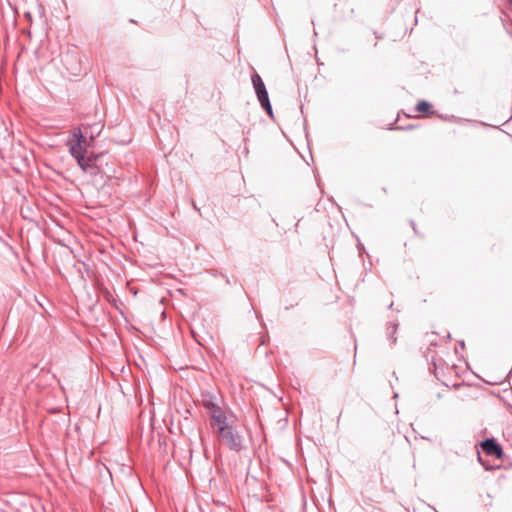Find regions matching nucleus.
<instances>
[{"label": "nucleus", "instance_id": "nucleus-1", "mask_svg": "<svg viewBox=\"0 0 512 512\" xmlns=\"http://www.w3.org/2000/svg\"><path fill=\"white\" fill-rule=\"evenodd\" d=\"M73 139H68L67 145L69 146V151L72 157H74L79 165V167L84 172H89L91 174H96L98 168L95 165V161L97 159L96 156L90 154L86 156V148L85 145L87 143L86 137L83 135L80 128H74L72 131Z\"/></svg>", "mask_w": 512, "mask_h": 512}, {"label": "nucleus", "instance_id": "nucleus-2", "mask_svg": "<svg viewBox=\"0 0 512 512\" xmlns=\"http://www.w3.org/2000/svg\"><path fill=\"white\" fill-rule=\"evenodd\" d=\"M251 82L257 96V100L259 101L260 106L265 110V112L269 115L270 118H274L272 105L269 99V94L266 89L265 83L262 77L254 72L251 75Z\"/></svg>", "mask_w": 512, "mask_h": 512}, {"label": "nucleus", "instance_id": "nucleus-3", "mask_svg": "<svg viewBox=\"0 0 512 512\" xmlns=\"http://www.w3.org/2000/svg\"><path fill=\"white\" fill-rule=\"evenodd\" d=\"M219 438L227 445V447L235 452L243 449V439L237 429L233 426H224L217 429Z\"/></svg>", "mask_w": 512, "mask_h": 512}, {"label": "nucleus", "instance_id": "nucleus-4", "mask_svg": "<svg viewBox=\"0 0 512 512\" xmlns=\"http://www.w3.org/2000/svg\"><path fill=\"white\" fill-rule=\"evenodd\" d=\"M481 447L487 455L494 456L498 459L502 458L504 454L502 446L494 438H487L482 441Z\"/></svg>", "mask_w": 512, "mask_h": 512}, {"label": "nucleus", "instance_id": "nucleus-5", "mask_svg": "<svg viewBox=\"0 0 512 512\" xmlns=\"http://www.w3.org/2000/svg\"><path fill=\"white\" fill-rule=\"evenodd\" d=\"M62 61L72 75L78 76L81 73V65L74 54L67 53Z\"/></svg>", "mask_w": 512, "mask_h": 512}, {"label": "nucleus", "instance_id": "nucleus-6", "mask_svg": "<svg viewBox=\"0 0 512 512\" xmlns=\"http://www.w3.org/2000/svg\"><path fill=\"white\" fill-rule=\"evenodd\" d=\"M210 423L213 427L217 426V429L220 427L232 425V423L228 421V418L223 410L215 415H210Z\"/></svg>", "mask_w": 512, "mask_h": 512}, {"label": "nucleus", "instance_id": "nucleus-7", "mask_svg": "<svg viewBox=\"0 0 512 512\" xmlns=\"http://www.w3.org/2000/svg\"><path fill=\"white\" fill-rule=\"evenodd\" d=\"M203 406L210 411V415H215L222 411L221 407L212 399H204Z\"/></svg>", "mask_w": 512, "mask_h": 512}, {"label": "nucleus", "instance_id": "nucleus-8", "mask_svg": "<svg viewBox=\"0 0 512 512\" xmlns=\"http://www.w3.org/2000/svg\"><path fill=\"white\" fill-rule=\"evenodd\" d=\"M430 109H431V104L425 100L418 102V104L416 106V110L421 113H428V112H430Z\"/></svg>", "mask_w": 512, "mask_h": 512}, {"label": "nucleus", "instance_id": "nucleus-9", "mask_svg": "<svg viewBox=\"0 0 512 512\" xmlns=\"http://www.w3.org/2000/svg\"><path fill=\"white\" fill-rule=\"evenodd\" d=\"M390 325L392 327V332H391L390 339L392 341V344H395L396 341H397V338L395 337V333H396V331L398 329V323H391Z\"/></svg>", "mask_w": 512, "mask_h": 512}, {"label": "nucleus", "instance_id": "nucleus-10", "mask_svg": "<svg viewBox=\"0 0 512 512\" xmlns=\"http://www.w3.org/2000/svg\"><path fill=\"white\" fill-rule=\"evenodd\" d=\"M459 346L461 347V349H464L465 342L463 340L459 341Z\"/></svg>", "mask_w": 512, "mask_h": 512}, {"label": "nucleus", "instance_id": "nucleus-11", "mask_svg": "<svg viewBox=\"0 0 512 512\" xmlns=\"http://www.w3.org/2000/svg\"><path fill=\"white\" fill-rule=\"evenodd\" d=\"M390 129H394V127H391ZM395 129H404V128L401 126H398V127H395Z\"/></svg>", "mask_w": 512, "mask_h": 512}, {"label": "nucleus", "instance_id": "nucleus-12", "mask_svg": "<svg viewBox=\"0 0 512 512\" xmlns=\"http://www.w3.org/2000/svg\"><path fill=\"white\" fill-rule=\"evenodd\" d=\"M393 307V302H391L388 306L389 309H391Z\"/></svg>", "mask_w": 512, "mask_h": 512}, {"label": "nucleus", "instance_id": "nucleus-13", "mask_svg": "<svg viewBox=\"0 0 512 512\" xmlns=\"http://www.w3.org/2000/svg\"><path fill=\"white\" fill-rule=\"evenodd\" d=\"M411 225L413 226V229L415 230V223L411 221Z\"/></svg>", "mask_w": 512, "mask_h": 512}]
</instances>
